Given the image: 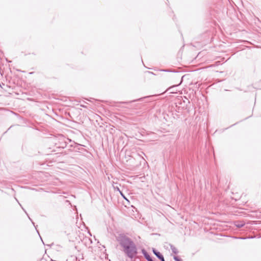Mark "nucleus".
<instances>
[{
	"label": "nucleus",
	"mask_w": 261,
	"mask_h": 261,
	"mask_svg": "<svg viewBox=\"0 0 261 261\" xmlns=\"http://www.w3.org/2000/svg\"><path fill=\"white\" fill-rule=\"evenodd\" d=\"M123 251L127 257L132 259L138 254L137 248L135 243L123 248Z\"/></svg>",
	"instance_id": "obj_1"
},
{
	"label": "nucleus",
	"mask_w": 261,
	"mask_h": 261,
	"mask_svg": "<svg viewBox=\"0 0 261 261\" xmlns=\"http://www.w3.org/2000/svg\"><path fill=\"white\" fill-rule=\"evenodd\" d=\"M116 239L122 248H124L125 247L129 246L134 243L130 238L123 233L119 234L117 237Z\"/></svg>",
	"instance_id": "obj_2"
},
{
	"label": "nucleus",
	"mask_w": 261,
	"mask_h": 261,
	"mask_svg": "<svg viewBox=\"0 0 261 261\" xmlns=\"http://www.w3.org/2000/svg\"><path fill=\"white\" fill-rule=\"evenodd\" d=\"M66 140L71 141L70 140L62 136L59 139L58 143H56L55 144L57 146V147L64 148L67 146V142H66Z\"/></svg>",
	"instance_id": "obj_3"
},
{
	"label": "nucleus",
	"mask_w": 261,
	"mask_h": 261,
	"mask_svg": "<svg viewBox=\"0 0 261 261\" xmlns=\"http://www.w3.org/2000/svg\"><path fill=\"white\" fill-rule=\"evenodd\" d=\"M153 253L159 258L161 261H165V258L163 254L156 249L153 248L152 249Z\"/></svg>",
	"instance_id": "obj_4"
},
{
	"label": "nucleus",
	"mask_w": 261,
	"mask_h": 261,
	"mask_svg": "<svg viewBox=\"0 0 261 261\" xmlns=\"http://www.w3.org/2000/svg\"><path fill=\"white\" fill-rule=\"evenodd\" d=\"M141 251L144 257L147 261H151L152 260L151 257L149 255V254L145 249H142Z\"/></svg>",
	"instance_id": "obj_5"
},
{
	"label": "nucleus",
	"mask_w": 261,
	"mask_h": 261,
	"mask_svg": "<svg viewBox=\"0 0 261 261\" xmlns=\"http://www.w3.org/2000/svg\"><path fill=\"white\" fill-rule=\"evenodd\" d=\"M150 96H145L144 97L140 98H138L137 99H135V100H133L130 101L129 102H123V103H131V102H135V101H142V100L143 99L147 98V97H150Z\"/></svg>",
	"instance_id": "obj_6"
},
{
	"label": "nucleus",
	"mask_w": 261,
	"mask_h": 261,
	"mask_svg": "<svg viewBox=\"0 0 261 261\" xmlns=\"http://www.w3.org/2000/svg\"><path fill=\"white\" fill-rule=\"evenodd\" d=\"M235 225L238 228H242L245 225V223L242 222H236Z\"/></svg>",
	"instance_id": "obj_7"
},
{
	"label": "nucleus",
	"mask_w": 261,
	"mask_h": 261,
	"mask_svg": "<svg viewBox=\"0 0 261 261\" xmlns=\"http://www.w3.org/2000/svg\"><path fill=\"white\" fill-rule=\"evenodd\" d=\"M170 248L172 251V252L174 254H177L178 253V251L176 248L174 247L173 245H170Z\"/></svg>",
	"instance_id": "obj_8"
},
{
	"label": "nucleus",
	"mask_w": 261,
	"mask_h": 261,
	"mask_svg": "<svg viewBox=\"0 0 261 261\" xmlns=\"http://www.w3.org/2000/svg\"><path fill=\"white\" fill-rule=\"evenodd\" d=\"M173 259L175 260V261H182L181 259L179 258L178 257V256H174L173 257Z\"/></svg>",
	"instance_id": "obj_9"
},
{
	"label": "nucleus",
	"mask_w": 261,
	"mask_h": 261,
	"mask_svg": "<svg viewBox=\"0 0 261 261\" xmlns=\"http://www.w3.org/2000/svg\"><path fill=\"white\" fill-rule=\"evenodd\" d=\"M160 71L164 72H173L172 70L169 69H160Z\"/></svg>",
	"instance_id": "obj_10"
},
{
	"label": "nucleus",
	"mask_w": 261,
	"mask_h": 261,
	"mask_svg": "<svg viewBox=\"0 0 261 261\" xmlns=\"http://www.w3.org/2000/svg\"><path fill=\"white\" fill-rule=\"evenodd\" d=\"M147 72L149 74H152V75H156L154 73H153V72H151V71H147Z\"/></svg>",
	"instance_id": "obj_11"
},
{
	"label": "nucleus",
	"mask_w": 261,
	"mask_h": 261,
	"mask_svg": "<svg viewBox=\"0 0 261 261\" xmlns=\"http://www.w3.org/2000/svg\"><path fill=\"white\" fill-rule=\"evenodd\" d=\"M119 192H120L121 195H122V197L125 199V197L124 194H123V193L121 191Z\"/></svg>",
	"instance_id": "obj_12"
},
{
	"label": "nucleus",
	"mask_w": 261,
	"mask_h": 261,
	"mask_svg": "<svg viewBox=\"0 0 261 261\" xmlns=\"http://www.w3.org/2000/svg\"><path fill=\"white\" fill-rule=\"evenodd\" d=\"M176 104H178V105H182V102H181V100H179V101H178L176 103Z\"/></svg>",
	"instance_id": "obj_13"
},
{
	"label": "nucleus",
	"mask_w": 261,
	"mask_h": 261,
	"mask_svg": "<svg viewBox=\"0 0 261 261\" xmlns=\"http://www.w3.org/2000/svg\"><path fill=\"white\" fill-rule=\"evenodd\" d=\"M184 106H182L183 108L185 107H187V103H185V101H184Z\"/></svg>",
	"instance_id": "obj_14"
},
{
	"label": "nucleus",
	"mask_w": 261,
	"mask_h": 261,
	"mask_svg": "<svg viewBox=\"0 0 261 261\" xmlns=\"http://www.w3.org/2000/svg\"><path fill=\"white\" fill-rule=\"evenodd\" d=\"M28 217H29V219L32 221V222L33 224L35 226L34 222H33L32 221V219L29 217V216H28Z\"/></svg>",
	"instance_id": "obj_15"
},
{
	"label": "nucleus",
	"mask_w": 261,
	"mask_h": 261,
	"mask_svg": "<svg viewBox=\"0 0 261 261\" xmlns=\"http://www.w3.org/2000/svg\"><path fill=\"white\" fill-rule=\"evenodd\" d=\"M22 208L23 209V210L24 211L25 213L27 214V215L28 216V214H27V212L24 210V209H23V207H22Z\"/></svg>",
	"instance_id": "obj_16"
},
{
	"label": "nucleus",
	"mask_w": 261,
	"mask_h": 261,
	"mask_svg": "<svg viewBox=\"0 0 261 261\" xmlns=\"http://www.w3.org/2000/svg\"><path fill=\"white\" fill-rule=\"evenodd\" d=\"M117 190H118L119 192L120 191V190H119V189L118 188H117Z\"/></svg>",
	"instance_id": "obj_17"
},
{
	"label": "nucleus",
	"mask_w": 261,
	"mask_h": 261,
	"mask_svg": "<svg viewBox=\"0 0 261 261\" xmlns=\"http://www.w3.org/2000/svg\"><path fill=\"white\" fill-rule=\"evenodd\" d=\"M239 239H245L246 238H240Z\"/></svg>",
	"instance_id": "obj_18"
},
{
	"label": "nucleus",
	"mask_w": 261,
	"mask_h": 261,
	"mask_svg": "<svg viewBox=\"0 0 261 261\" xmlns=\"http://www.w3.org/2000/svg\"><path fill=\"white\" fill-rule=\"evenodd\" d=\"M17 202H18V203H19V205H20V206H21V207H22V206L21 205V204L19 203V202H18V201H17Z\"/></svg>",
	"instance_id": "obj_19"
},
{
	"label": "nucleus",
	"mask_w": 261,
	"mask_h": 261,
	"mask_svg": "<svg viewBox=\"0 0 261 261\" xmlns=\"http://www.w3.org/2000/svg\"><path fill=\"white\" fill-rule=\"evenodd\" d=\"M151 261H153V260L152 259Z\"/></svg>",
	"instance_id": "obj_20"
}]
</instances>
